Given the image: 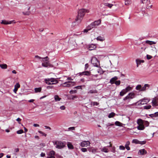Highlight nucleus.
Instances as JSON below:
<instances>
[{
    "label": "nucleus",
    "mask_w": 158,
    "mask_h": 158,
    "mask_svg": "<svg viewBox=\"0 0 158 158\" xmlns=\"http://www.w3.org/2000/svg\"><path fill=\"white\" fill-rule=\"evenodd\" d=\"M89 10L84 9H82L79 10L78 12V15L77 18L76 19V21H78V23H80L83 19L85 14L86 13H88Z\"/></svg>",
    "instance_id": "f257e3e1"
},
{
    "label": "nucleus",
    "mask_w": 158,
    "mask_h": 158,
    "mask_svg": "<svg viewBox=\"0 0 158 158\" xmlns=\"http://www.w3.org/2000/svg\"><path fill=\"white\" fill-rule=\"evenodd\" d=\"M44 82L46 84L49 85L56 84L58 82L56 78H53L45 79Z\"/></svg>",
    "instance_id": "f03ea898"
},
{
    "label": "nucleus",
    "mask_w": 158,
    "mask_h": 158,
    "mask_svg": "<svg viewBox=\"0 0 158 158\" xmlns=\"http://www.w3.org/2000/svg\"><path fill=\"white\" fill-rule=\"evenodd\" d=\"M149 101V99L147 98H144L139 100L137 102L135 103L134 104L137 106H140L142 105L147 104Z\"/></svg>",
    "instance_id": "7ed1b4c3"
},
{
    "label": "nucleus",
    "mask_w": 158,
    "mask_h": 158,
    "mask_svg": "<svg viewBox=\"0 0 158 158\" xmlns=\"http://www.w3.org/2000/svg\"><path fill=\"white\" fill-rule=\"evenodd\" d=\"M48 60L49 58L48 56L43 58L42 61L43 62L42 64V66L45 67H47L48 66L51 67V64L49 63Z\"/></svg>",
    "instance_id": "20e7f679"
},
{
    "label": "nucleus",
    "mask_w": 158,
    "mask_h": 158,
    "mask_svg": "<svg viewBox=\"0 0 158 158\" xmlns=\"http://www.w3.org/2000/svg\"><path fill=\"white\" fill-rule=\"evenodd\" d=\"M54 144L56 145V147L59 149L63 148L65 146V144L63 142L60 141H56L53 142Z\"/></svg>",
    "instance_id": "39448f33"
},
{
    "label": "nucleus",
    "mask_w": 158,
    "mask_h": 158,
    "mask_svg": "<svg viewBox=\"0 0 158 158\" xmlns=\"http://www.w3.org/2000/svg\"><path fill=\"white\" fill-rule=\"evenodd\" d=\"M91 63L94 66L98 67L100 66V63L96 58L92 57L91 60Z\"/></svg>",
    "instance_id": "423d86ee"
},
{
    "label": "nucleus",
    "mask_w": 158,
    "mask_h": 158,
    "mask_svg": "<svg viewBox=\"0 0 158 158\" xmlns=\"http://www.w3.org/2000/svg\"><path fill=\"white\" fill-rule=\"evenodd\" d=\"M75 83L74 82H72L70 81L65 82L62 84L61 86L62 87H72L75 85Z\"/></svg>",
    "instance_id": "0eeeda50"
},
{
    "label": "nucleus",
    "mask_w": 158,
    "mask_h": 158,
    "mask_svg": "<svg viewBox=\"0 0 158 158\" xmlns=\"http://www.w3.org/2000/svg\"><path fill=\"white\" fill-rule=\"evenodd\" d=\"M132 88L129 85L125 89H123L120 93V96H122L125 94L127 92L131 90Z\"/></svg>",
    "instance_id": "6e6552de"
},
{
    "label": "nucleus",
    "mask_w": 158,
    "mask_h": 158,
    "mask_svg": "<svg viewBox=\"0 0 158 158\" xmlns=\"http://www.w3.org/2000/svg\"><path fill=\"white\" fill-rule=\"evenodd\" d=\"M143 3L145 4L146 6V8L149 9L152 8V5L151 4L150 0H141Z\"/></svg>",
    "instance_id": "1a4fd4ad"
},
{
    "label": "nucleus",
    "mask_w": 158,
    "mask_h": 158,
    "mask_svg": "<svg viewBox=\"0 0 158 158\" xmlns=\"http://www.w3.org/2000/svg\"><path fill=\"white\" fill-rule=\"evenodd\" d=\"M25 9L26 10V9H27L28 11L26 12H23L22 13L24 15H28L30 13V12L29 11V10L30 9L31 5L29 4L27 5V3H25Z\"/></svg>",
    "instance_id": "9d476101"
},
{
    "label": "nucleus",
    "mask_w": 158,
    "mask_h": 158,
    "mask_svg": "<svg viewBox=\"0 0 158 158\" xmlns=\"http://www.w3.org/2000/svg\"><path fill=\"white\" fill-rule=\"evenodd\" d=\"M135 96V94L133 92H131L129 93L128 95L124 98L123 100L125 101L128 99H132L134 98Z\"/></svg>",
    "instance_id": "9b49d317"
},
{
    "label": "nucleus",
    "mask_w": 158,
    "mask_h": 158,
    "mask_svg": "<svg viewBox=\"0 0 158 158\" xmlns=\"http://www.w3.org/2000/svg\"><path fill=\"white\" fill-rule=\"evenodd\" d=\"M90 143L89 141H84L81 143L80 145L82 147H86L89 146Z\"/></svg>",
    "instance_id": "f8f14e48"
},
{
    "label": "nucleus",
    "mask_w": 158,
    "mask_h": 158,
    "mask_svg": "<svg viewBox=\"0 0 158 158\" xmlns=\"http://www.w3.org/2000/svg\"><path fill=\"white\" fill-rule=\"evenodd\" d=\"M101 23V20H98L97 21H95L94 22L91 23L93 27L94 28H96L97 26L99 25Z\"/></svg>",
    "instance_id": "ddd939ff"
},
{
    "label": "nucleus",
    "mask_w": 158,
    "mask_h": 158,
    "mask_svg": "<svg viewBox=\"0 0 158 158\" xmlns=\"http://www.w3.org/2000/svg\"><path fill=\"white\" fill-rule=\"evenodd\" d=\"M14 20L11 21H8L5 20H2L1 23L5 25L10 24H11Z\"/></svg>",
    "instance_id": "4468645a"
},
{
    "label": "nucleus",
    "mask_w": 158,
    "mask_h": 158,
    "mask_svg": "<svg viewBox=\"0 0 158 158\" xmlns=\"http://www.w3.org/2000/svg\"><path fill=\"white\" fill-rule=\"evenodd\" d=\"M138 153L141 155H144L147 153V152L144 149H141L139 150Z\"/></svg>",
    "instance_id": "2eb2a0df"
},
{
    "label": "nucleus",
    "mask_w": 158,
    "mask_h": 158,
    "mask_svg": "<svg viewBox=\"0 0 158 158\" xmlns=\"http://www.w3.org/2000/svg\"><path fill=\"white\" fill-rule=\"evenodd\" d=\"M89 152H91L93 153H95L96 152L97 149H95L92 147H89L87 148Z\"/></svg>",
    "instance_id": "dca6fc26"
},
{
    "label": "nucleus",
    "mask_w": 158,
    "mask_h": 158,
    "mask_svg": "<svg viewBox=\"0 0 158 158\" xmlns=\"http://www.w3.org/2000/svg\"><path fill=\"white\" fill-rule=\"evenodd\" d=\"M90 74V72L89 71H85L79 73V75L80 76L86 75L89 76Z\"/></svg>",
    "instance_id": "f3484780"
},
{
    "label": "nucleus",
    "mask_w": 158,
    "mask_h": 158,
    "mask_svg": "<svg viewBox=\"0 0 158 158\" xmlns=\"http://www.w3.org/2000/svg\"><path fill=\"white\" fill-rule=\"evenodd\" d=\"M96 48V45L92 44L89 46L88 49L90 50H92L95 49Z\"/></svg>",
    "instance_id": "a211bd4d"
},
{
    "label": "nucleus",
    "mask_w": 158,
    "mask_h": 158,
    "mask_svg": "<svg viewBox=\"0 0 158 158\" xmlns=\"http://www.w3.org/2000/svg\"><path fill=\"white\" fill-rule=\"evenodd\" d=\"M118 79L117 77L115 76L112 78L110 80V82L111 84H113L115 82V81Z\"/></svg>",
    "instance_id": "6ab92c4d"
},
{
    "label": "nucleus",
    "mask_w": 158,
    "mask_h": 158,
    "mask_svg": "<svg viewBox=\"0 0 158 158\" xmlns=\"http://www.w3.org/2000/svg\"><path fill=\"white\" fill-rule=\"evenodd\" d=\"M55 153V152L54 151H51L49 153V156L48 157V158H55L54 156Z\"/></svg>",
    "instance_id": "aec40b11"
},
{
    "label": "nucleus",
    "mask_w": 158,
    "mask_h": 158,
    "mask_svg": "<svg viewBox=\"0 0 158 158\" xmlns=\"http://www.w3.org/2000/svg\"><path fill=\"white\" fill-rule=\"evenodd\" d=\"M136 62L137 64V67H138L139 65H140L141 63L144 62V60H139L137 59L136 60Z\"/></svg>",
    "instance_id": "412c9836"
},
{
    "label": "nucleus",
    "mask_w": 158,
    "mask_h": 158,
    "mask_svg": "<svg viewBox=\"0 0 158 158\" xmlns=\"http://www.w3.org/2000/svg\"><path fill=\"white\" fill-rule=\"evenodd\" d=\"M150 86V85H149L148 84H145L144 85V86L142 87V89L140 90V91H145L146 89V88L147 87L149 88Z\"/></svg>",
    "instance_id": "4be33fe9"
},
{
    "label": "nucleus",
    "mask_w": 158,
    "mask_h": 158,
    "mask_svg": "<svg viewBox=\"0 0 158 158\" xmlns=\"http://www.w3.org/2000/svg\"><path fill=\"white\" fill-rule=\"evenodd\" d=\"M100 149L102 152L107 153L109 152L108 149L106 147H104L102 148H100Z\"/></svg>",
    "instance_id": "5701e85b"
},
{
    "label": "nucleus",
    "mask_w": 158,
    "mask_h": 158,
    "mask_svg": "<svg viewBox=\"0 0 158 158\" xmlns=\"http://www.w3.org/2000/svg\"><path fill=\"white\" fill-rule=\"evenodd\" d=\"M130 144V142L129 141L126 142L125 145V147L127 150H130V148L129 147V145Z\"/></svg>",
    "instance_id": "b1692460"
},
{
    "label": "nucleus",
    "mask_w": 158,
    "mask_h": 158,
    "mask_svg": "<svg viewBox=\"0 0 158 158\" xmlns=\"http://www.w3.org/2000/svg\"><path fill=\"white\" fill-rule=\"evenodd\" d=\"M96 40H97L100 41H103L105 40L104 37H102L101 36H98L96 38Z\"/></svg>",
    "instance_id": "393cba45"
},
{
    "label": "nucleus",
    "mask_w": 158,
    "mask_h": 158,
    "mask_svg": "<svg viewBox=\"0 0 158 158\" xmlns=\"http://www.w3.org/2000/svg\"><path fill=\"white\" fill-rule=\"evenodd\" d=\"M158 100H156L155 99H154L152 102V105L153 106H156L158 105L157 101Z\"/></svg>",
    "instance_id": "a878e982"
},
{
    "label": "nucleus",
    "mask_w": 158,
    "mask_h": 158,
    "mask_svg": "<svg viewBox=\"0 0 158 158\" xmlns=\"http://www.w3.org/2000/svg\"><path fill=\"white\" fill-rule=\"evenodd\" d=\"M67 146L69 149H73L74 148L73 145L72 143L69 142H68L67 143Z\"/></svg>",
    "instance_id": "bb28decb"
},
{
    "label": "nucleus",
    "mask_w": 158,
    "mask_h": 158,
    "mask_svg": "<svg viewBox=\"0 0 158 158\" xmlns=\"http://www.w3.org/2000/svg\"><path fill=\"white\" fill-rule=\"evenodd\" d=\"M54 98L56 102L59 101L61 99V98H60L58 95H55Z\"/></svg>",
    "instance_id": "cd10ccee"
},
{
    "label": "nucleus",
    "mask_w": 158,
    "mask_h": 158,
    "mask_svg": "<svg viewBox=\"0 0 158 158\" xmlns=\"http://www.w3.org/2000/svg\"><path fill=\"white\" fill-rule=\"evenodd\" d=\"M42 89L41 87L35 88L34 89V90L35 93L40 92Z\"/></svg>",
    "instance_id": "c85d7f7f"
},
{
    "label": "nucleus",
    "mask_w": 158,
    "mask_h": 158,
    "mask_svg": "<svg viewBox=\"0 0 158 158\" xmlns=\"http://www.w3.org/2000/svg\"><path fill=\"white\" fill-rule=\"evenodd\" d=\"M0 67L2 69H7V66L6 64H0Z\"/></svg>",
    "instance_id": "c756f323"
},
{
    "label": "nucleus",
    "mask_w": 158,
    "mask_h": 158,
    "mask_svg": "<svg viewBox=\"0 0 158 158\" xmlns=\"http://www.w3.org/2000/svg\"><path fill=\"white\" fill-rule=\"evenodd\" d=\"M137 128L139 130H143L144 128V127L143 125H139Z\"/></svg>",
    "instance_id": "7c9ffc66"
},
{
    "label": "nucleus",
    "mask_w": 158,
    "mask_h": 158,
    "mask_svg": "<svg viewBox=\"0 0 158 158\" xmlns=\"http://www.w3.org/2000/svg\"><path fill=\"white\" fill-rule=\"evenodd\" d=\"M115 124L117 126L122 127L123 124L119 121H116L115 122Z\"/></svg>",
    "instance_id": "2f4dec72"
},
{
    "label": "nucleus",
    "mask_w": 158,
    "mask_h": 158,
    "mask_svg": "<svg viewBox=\"0 0 158 158\" xmlns=\"http://www.w3.org/2000/svg\"><path fill=\"white\" fill-rule=\"evenodd\" d=\"M137 123L138 124L143 125V121L141 119H139L137 120Z\"/></svg>",
    "instance_id": "473e14b6"
},
{
    "label": "nucleus",
    "mask_w": 158,
    "mask_h": 158,
    "mask_svg": "<svg viewBox=\"0 0 158 158\" xmlns=\"http://www.w3.org/2000/svg\"><path fill=\"white\" fill-rule=\"evenodd\" d=\"M115 115V114L114 112H111L110 114L108 115V117L109 118H111L113 117Z\"/></svg>",
    "instance_id": "72a5a7b5"
},
{
    "label": "nucleus",
    "mask_w": 158,
    "mask_h": 158,
    "mask_svg": "<svg viewBox=\"0 0 158 158\" xmlns=\"http://www.w3.org/2000/svg\"><path fill=\"white\" fill-rule=\"evenodd\" d=\"M97 93V91L96 89L90 90L88 92V94H93Z\"/></svg>",
    "instance_id": "f704fd0d"
},
{
    "label": "nucleus",
    "mask_w": 158,
    "mask_h": 158,
    "mask_svg": "<svg viewBox=\"0 0 158 158\" xmlns=\"http://www.w3.org/2000/svg\"><path fill=\"white\" fill-rule=\"evenodd\" d=\"M99 67V68L97 70V72L98 73H99L100 74H102L103 73V72L102 71V70L101 68V67H100V66Z\"/></svg>",
    "instance_id": "c9c22d12"
},
{
    "label": "nucleus",
    "mask_w": 158,
    "mask_h": 158,
    "mask_svg": "<svg viewBox=\"0 0 158 158\" xmlns=\"http://www.w3.org/2000/svg\"><path fill=\"white\" fill-rule=\"evenodd\" d=\"M135 89L136 90H139L140 91V90L142 89V86L140 85H138L136 86Z\"/></svg>",
    "instance_id": "e433bc0d"
},
{
    "label": "nucleus",
    "mask_w": 158,
    "mask_h": 158,
    "mask_svg": "<svg viewBox=\"0 0 158 158\" xmlns=\"http://www.w3.org/2000/svg\"><path fill=\"white\" fill-rule=\"evenodd\" d=\"M91 105L93 106H98L99 105V103L96 102H91Z\"/></svg>",
    "instance_id": "4c0bfd02"
},
{
    "label": "nucleus",
    "mask_w": 158,
    "mask_h": 158,
    "mask_svg": "<svg viewBox=\"0 0 158 158\" xmlns=\"http://www.w3.org/2000/svg\"><path fill=\"white\" fill-rule=\"evenodd\" d=\"M139 141L137 139H134L132 140V143L135 144H139Z\"/></svg>",
    "instance_id": "58836bf2"
},
{
    "label": "nucleus",
    "mask_w": 158,
    "mask_h": 158,
    "mask_svg": "<svg viewBox=\"0 0 158 158\" xmlns=\"http://www.w3.org/2000/svg\"><path fill=\"white\" fill-rule=\"evenodd\" d=\"M146 43L147 44H148L150 45H152V44H155V42L153 41H150L149 40H147L146 41Z\"/></svg>",
    "instance_id": "ea45409f"
},
{
    "label": "nucleus",
    "mask_w": 158,
    "mask_h": 158,
    "mask_svg": "<svg viewBox=\"0 0 158 158\" xmlns=\"http://www.w3.org/2000/svg\"><path fill=\"white\" fill-rule=\"evenodd\" d=\"M151 106L149 105L147 106H145L143 107V108L144 109L148 110L151 108Z\"/></svg>",
    "instance_id": "a19ab883"
},
{
    "label": "nucleus",
    "mask_w": 158,
    "mask_h": 158,
    "mask_svg": "<svg viewBox=\"0 0 158 158\" xmlns=\"http://www.w3.org/2000/svg\"><path fill=\"white\" fill-rule=\"evenodd\" d=\"M105 6H107L109 8H111L112 6H113V5L111 4H109L108 3H105Z\"/></svg>",
    "instance_id": "79ce46f5"
},
{
    "label": "nucleus",
    "mask_w": 158,
    "mask_h": 158,
    "mask_svg": "<svg viewBox=\"0 0 158 158\" xmlns=\"http://www.w3.org/2000/svg\"><path fill=\"white\" fill-rule=\"evenodd\" d=\"M131 0H128L125 1V4L126 5H128L131 4Z\"/></svg>",
    "instance_id": "37998d69"
},
{
    "label": "nucleus",
    "mask_w": 158,
    "mask_h": 158,
    "mask_svg": "<svg viewBox=\"0 0 158 158\" xmlns=\"http://www.w3.org/2000/svg\"><path fill=\"white\" fill-rule=\"evenodd\" d=\"M87 27H88V28L89 29V30H90L94 28L91 23L89 25H88Z\"/></svg>",
    "instance_id": "c03bdc74"
},
{
    "label": "nucleus",
    "mask_w": 158,
    "mask_h": 158,
    "mask_svg": "<svg viewBox=\"0 0 158 158\" xmlns=\"http://www.w3.org/2000/svg\"><path fill=\"white\" fill-rule=\"evenodd\" d=\"M120 83H121L120 81L118 80V81H116L114 83H115V84L117 85H120Z\"/></svg>",
    "instance_id": "a18cd8bd"
},
{
    "label": "nucleus",
    "mask_w": 158,
    "mask_h": 158,
    "mask_svg": "<svg viewBox=\"0 0 158 158\" xmlns=\"http://www.w3.org/2000/svg\"><path fill=\"white\" fill-rule=\"evenodd\" d=\"M23 133V130L21 129L17 131V133L18 134H21Z\"/></svg>",
    "instance_id": "49530a36"
},
{
    "label": "nucleus",
    "mask_w": 158,
    "mask_h": 158,
    "mask_svg": "<svg viewBox=\"0 0 158 158\" xmlns=\"http://www.w3.org/2000/svg\"><path fill=\"white\" fill-rule=\"evenodd\" d=\"M20 87V85L19 83H17L16 85H15V88H16L17 89L19 88Z\"/></svg>",
    "instance_id": "de8ad7c7"
},
{
    "label": "nucleus",
    "mask_w": 158,
    "mask_h": 158,
    "mask_svg": "<svg viewBox=\"0 0 158 158\" xmlns=\"http://www.w3.org/2000/svg\"><path fill=\"white\" fill-rule=\"evenodd\" d=\"M146 141H139V144L143 145L145 144L146 143Z\"/></svg>",
    "instance_id": "09e8293b"
},
{
    "label": "nucleus",
    "mask_w": 158,
    "mask_h": 158,
    "mask_svg": "<svg viewBox=\"0 0 158 158\" xmlns=\"http://www.w3.org/2000/svg\"><path fill=\"white\" fill-rule=\"evenodd\" d=\"M38 132L42 134V135H44V136H45V137H46L47 135L45 133H44V132H43L42 131H39Z\"/></svg>",
    "instance_id": "8fccbe9b"
},
{
    "label": "nucleus",
    "mask_w": 158,
    "mask_h": 158,
    "mask_svg": "<svg viewBox=\"0 0 158 158\" xmlns=\"http://www.w3.org/2000/svg\"><path fill=\"white\" fill-rule=\"evenodd\" d=\"M77 92L76 90H71L70 91L69 93L70 94H73L74 93H76Z\"/></svg>",
    "instance_id": "3c124183"
},
{
    "label": "nucleus",
    "mask_w": 158,
    "mask_h": 158,
    "mask_svg": "<svg viewBox=\"0 0 158 158\" xmlns=\"http://www.w3.org/2000/svg\"><path fill=\"white\" fill-rule=\"evenodd\" d=\"M81 150L83 152H85L87 151V149L85 148H83L81 149Z\"/></svg>",
    "instance_id": "603ef678"
},
{
    "label": "nucleus",
    "mask_w": 158,
    "mask_h": 158,
    "mask_svg": "<svg viewBox=\"0 0 158 158\" xmlns=\"http://www.w3.org/2000/svg\"><path fill=\"white\" fill-rule=\"evenodd\" d=\"M142 12L143 14V15H144L145 16H146L147 13L146 12V11L143 10V9H142Z\"/></svg>",
    "instance_id": "864d4df0"
},
{
    "label": "nucleus",
    "mask_w": 158,
    "mask_h": 158,
    "mask_svg": "<svg viewBox=\"0 0 158 158\" xmlns=\"http://www.w3.org/2000/svg\"><path fill=\"white\" fill-rule=\"evenodd\" d=\"M60 108L61 110H64L65 109V107L64 106H62L60 107Z\"/></svg>",
    "instance_id": "5fc2aeb1"
},
{
    "label": "nucleus",
    "mask_w": 158,
    "mask_h": 158,
    "mask_svg": "<svg viewBox=\"0 0 158 158\" xmlns=\"http://www.w3.org/2000/svg\"><path fill=\"white\" fill-rule=\"evenodd\" d=\"M89 31V30L88 28V27H87L86 28V29H85L83 30V32L84 33H87Z\"/></svg>",
    "instance_id": "6e6d98bb"
},
{
    "label": "nucleus",
    "mask_w": 158,
    "mask_h": 158,
    "mask_svg": "<svg viewBox=\"0 0 158 158\" xmlns=\"http://www.w3.org/2000/svg\"><path fill=\"white\" fill-rule=\"evenodd\" d=\"M119 149L121 150H124L125 149V148L124 146L121 145L119 146Z\"/></svg>",
    "instance_id": "4d7b16f0"
},
{
    "label": "nucleus",
    "mask_w": 158,
    "mask_h": 158,
    "mask_svg": "<svg viewBox=\"0 0 158 158\" xmlns=\"http://www.w3.org/2000/svg\"><path fill=\"white\" fill-rule=\"evenodd\" d=\"M152 57V56L150 55H147V58L148 60H149L151 59Z\"/></svg>",
    "instance_id": "13d9d810"
},
{
    "label": "nucleus",
    "mask_w": 158,
    "mask_h": 158,
    "mask_svg": "<svg viewBox=\"0 0 158 158\" xmlns=\"http://www.w3.org/2000/svg\"><path fill=\"white\" fill-rule=\"evenodd\" d=\"M112 149L111 151L113 153H115V147L114 146L112 147Z\"/></svg>",
    "instance_id": "bf43d9fd"
},
{
    "label": "nucleus",
    "mask_w": 158,
    "mask_h": 158,
    "mask_svg": "<svg viewBox=\"0 0 158 158\" xmlns=\"http://www.w3.org/2000/svg\"><path fill=\"white\" fill-rule=\"evenodd\" d=\"M77 97L76 96H72L70 97V99H73L74 98H76Z\"/></svg>",
    "instance_id": "052dcab7"
},
{
    "label": "nucleus",
    "mask_w": 158,
    "mask_h": 158,
    "mask_svg": "<svg viewBox=\"0 0 158 158\" xmlns=\"http://www.w3.org/2000/svg\"><path fill=\"white\" fill-rule=\"evenodd\" d=\"M21 120V119L20 118H18L16 119V121H18L19 124H20V121Z\"/></svg>",
    "instance_id": "680f3d73"
},
{
    "label": "nucleus",
    "mask_w": 158,
    "mask_h": 158,
    "mask_svg": "<svg viewBox=\"0 0 158 158\" xmlns=\"http://www.w3.org/2000/svg\"><path fill=\"white\" fill-rule=\"evenodd\" d=\"M53 88V86H47V89H52Z\"/></svg>",
    "instance_id": "e2e57ef3"
},
{
    "label": "nucleus",
    "mask_w": 158,
    "mask_h": 158,
    "mask_svg": "<svg viewBox=\"0 0 158 158\" xmlns=\"http://www.w3.org/2000/svg\"><path fill=\"white\" fill-rule=\"evenodd\" d=\"M69 130H75V127H70L68 128Z\"/></svg>",
    "instance_id": "0e129e2a"
},
{
    "label": "nucleus",
    "mask_w": 158,
    "mask_h": 158,
    "mask_svg": "<svg viewBox=\"0 0 158 158\" xmlns=\"http://www.w3.org/2000/svg\"><path fill=\"white\" fill-rule=\"evenodd\" d=\"M35 57L36 58L38 59H42V58H43L41 57H40L38 55L35 56Z\"/></svg>",
    "instance_id": "69168bd1"
},
{
    "label": "nucleus",
    "mask_w": 158,
    "mask_h": 158,
    "mask_svg": "<svg viewBox=\"0 0 158 158\" xmlns=\"http://www.w3.org/2000/svg\"><path fill=\"white\" fill-rule=\"evenodd\" d=\"M14 151L15 152H18L19 151V149L18 148H15Z\"/></svg>",
    "instance_id": "338daca9"
},
{
    "label": "nucleus",
    "mask_w": 158,
    "mask_h": 158,
    "mask_svg": "<svg viewBox=\"0 0 158 158\" xmlns=\"http://www.w3.org/2000/svg\"><path fill=\"white\" fill-rule=\"evenodd\" d=\"M45 156V153L43 152H42L40 154V156L41 157H44Z\"/></svg>",
    "instance_id": "774afa93"
}]
</instances>
